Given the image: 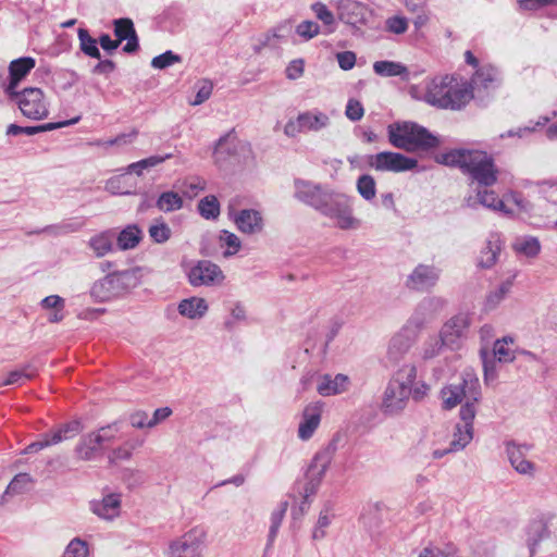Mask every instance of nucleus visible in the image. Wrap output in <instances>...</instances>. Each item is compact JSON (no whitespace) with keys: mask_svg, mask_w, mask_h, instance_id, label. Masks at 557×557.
Wrapping results in <instances>:
<instances>
[{"mask_svg":"<svg viewBox=\"0 0 557 557\" xmlns=\"http://www.w3.org/2000/svg\"><path fill=\"white\" fill-rule=\"evenodd\" d=\"M295 198L314 208L323 215L336 221L342 230L357 228L360 225L354 218L349 197L336 193L323 185L296 178L294 181Z\"/></svg>","mask_w":557,"mask_h":557,"instance_id":"f257e3e1","label":"nucleus"},{"mask_svg":"<svg viewBox=\"0 0 557 557\" xmlns=\"http://www.w3.org/2000/svg\"><path fill=\"white\" fill-rule=\"evenodd\" d=\"M445 306V300L440 297L424 298L416 308L412 315L403 327L389 339L386 350V360L389 363H398L416 344L420 332L425 324Z\"/></svg>","mask_w":557,"mask_h":557,"instance_id":"f03ea898","label":"nucleus"},{"mask_svg":"<svg viewBox=\"0 0 557 557\" xmlns=\"http://www.w3.org/2000/svg\"><path fill=\"white\" fill-rule=\"evenodd\" d=\"M441 163L459 166L473 181L483 186H492L497 181V169L493 158L482 150L457 149L441 156Z\"/></svg>","mask_w":557,"mask_h":557,"instance_id":"7ed1b4c3","label":"nucleus"},{"mask_svg":"<svg viewBox=\"0 0 557 557\" xmlns=\"http://www.w3.org/2000/svg\"><path fill=\"white\" fill-rule=\"evenodd\" d=\"M389 143L407 152L430 151L440 146V139L425 127L413 122H395L387 127Z\"/></svg>","mask_w":557,"mask_h":557,"instance_id":"20e7f679","label":"nucleus"},{"mask_svg":"<svg viewBox=\"0 0 557 557\" xmlns=\"http://www.w3.org/2000/svg\"><path fill=\"white\" fill-rule=\"evenodd\" d=\"M476 416V410H473L471 405H461L459 411L460 422L456 424L453 433V440L448 446L441 447L438 443L433 441L422 444L425 457L432 459H441L447 454L460 451L466 448L473 438L474 428L473 421Z\"/></svg>","mask_w":557,"mask_h":557,"instance_id":"39448f33","label":"nucleus"},{"mask_svg":"<svg viewBox=\"0 0 557 557\" xmlns=\"http://www.w3.org/2000/svg\"><path fill=\"white\" fill-rule=\"evenodd\" d=\"M139 283L138 269L116 271L96 281L91 286L90 295L95 300L106 302L128 294Z\"/></svg>","mask_w":557,"mask_h":557,"instance_id":"423d86ee","label":"nucleus"},{"mask_svg":"<svg viewBox=\"0 0 557 557\" xmlns=\"http://www.w3.org/2000/svg\"><path fill=\"white\" fill-rule=\"evenodd\" d=\"M442 406L450 410L461 404L471 405L476 410V405L482 398L481 384L476 374L472 370H465L461 377L456 383L444 386L440 393Z\"/></svg>","mask_w":557,"mask_h":557,"instance_id":"0eeeda50","label":"nucleus"},{"mask_svg":"<svg viewBox=\"0 0 557 557\" xmlns=\"http://www.w3.org/2000/svg\"><path fill=\"white\" fill-rule=\"evenodd\" d=\"M207 532L202 527L196 525L172 540L169 544L168 557H203Z\"/></svg>","mask_w":557,"mask_h":557,"instance_id":"6e6552de","label":"nucleus"},{"mask_svg":"<svg viewBox=\"0 0 557 557\" xmlns=\"http://www.w3.org/2000/svg\"><path fill=\"white\" fill-rule=\"evenodd\" d=\"M9 100L15 102L22 114L30 120H42L48 116V102L40 88L27 87L22 91L14 90L13 94H5Z\"/></svg>","mask_w":557,"mask_h":557,"instance_id":"1a4fd4ad","label":"nucleus"},{"mask_svg":"<svg viewBox=\"0 0 557 557\" xmlns=\"http://www.w3.org/2000/svg\"><path fill=\"white\" fill-rule=\"evenodd\" d=\"M418 161L398 152L383 151L370 156L369 165L382 172H405L417 166Z\"/></svg>","mask_w":557,"mask_h":557,"instance_id":"9d476101","label":"nucleus"},{"mask_svg":"<svg viewBox=\"0 0 557 557\" xmlns=\"http://www.w3.org/2000/svg\"><path fill=\"white\" fill-rule=\"evenodd\" d=\"M228 218L236 228L245 235H258L264 230V219L257 209H235L228 207Z\"/></svg>","mask_w":557,"mask_h":557,"instance_id":"9b49d317","label":"nucleus"},{"mask_svg":"<svg viewBox=\"0 0 557 557\" xmlns=\"http://www.w3.org/2000/svg\"><path fill=\"white\" fill-rule=\"evenodd\" d=\"M329 462L327 454H317L306 473V481L297 484L298 493L302 496L304 504L318 491Z\"/></svg>","mask_w":557,"mask_h":557,"instance_id":"f8f14e48","label":"nucleus"},{"mask_svg":"<svg viewBox=\"0 0 557 557\" xmlns=\"http://www.w3.org/2000/svg\"><path fill=\"white\" fill-rule=\"evenodd\" d=\"M441 270L433 264H418L406 280V286L416 292H429L438 282Z\"/></svg>","mask_w":557,"mask_h":557,"instance_id":"ddd939ff","label":"nucleus"},{"mask_svg":"<svg viewBox=\"0 0 557 557\" xmlns=\"http://www.w3.org/2000/svg\"><path fill=\"white\" fill-rule=\"evenodd\" d=\"M82 424L79 421H72L63 424L59 429L54 430L50 434H45L41 440L29 444L25 448V454L37 453L51 445H57L65 440L76 436L82 431Z\"/></svg>","mask_w":557,"mask_h":557,"instance_id":"4468645a","label":"nucleus"},{"mask_svg":"<svg viewBox=\"0 0 557 557\" xmlns=\"http://www.w3.org/2000/svg\"><path fill=\"white\" fill-rule=\"evenodd\" d=\"M471 324V317L469 313H458L449 319L442 327L441 334L447 347L454 349L458 341L466 336V333Z\"/></svg>","mask_w":557,"mask_h":557,"instance_id":"2eb2a0df","label":"nucleus"},{"mask_svg":"<svg viewBox=\"0 0 557 557\" xmlns=\"http://www.w3.org/2000/svg\"><path fill=\"white\" fill-rule=\"evenodd\" d=\"M188 278L193 286H201L221 283L224 275L216 264L203 260L199 261L197 265L190 269Z\"/></svg>","mask_w":557,"mask_h":557,"instance_id":"dca6fc26","label":"nucleus"},{"mask_svg":"<svg viewBox=\"0 0 557 557\" xmlns=\"http://www.w3.org/2000/svg\"><path fill=\"white\" fill-rule=\"evenodd\" d=\"M411 394L388 381L383 394L382 410L387 414H397L401 412L410 398Z\"/></svg>","mask_w":557,"mask_h":557,"instance_id":"f3484780","label":"nucleus"},{"mask_svg":"<svg viewBox=\"0 0 557 557\" xmlns=\"http://www.w3.org/2000/svg\"><path fill=\"white\" fill-rule=\"evenodd\" d=\"M323 404L320 401L307 405L302 411V418L298 426V437L307 441L312 437L321 422Z\"/></svg>","mask_w":557,"mask_h":557,"instance_id":"a211bd4d","label":"nucleus"},{"mask_svg":"<svg viewBox=\"0 0 557 557\" xmlns=\"http://www.w3.org/2000/svg\"><path fill=\"white\" fill-rule=\"evenodd\" d=\"M369 11L366 5L352 0H341L337 4L338 18L357 27L367 23Z\"/></svg>","mask_w":557,"mask_h":557,"instance_id":"6ab92c4d","label":"nucleus"},{"mask_svg":"<svg viewBox=\"0 0 557 557\" xmlns=\"http://www.w3.org/2000/svg\"><path fill=\"white\" fill-rule=\"evenodd\" d=\"M453 83V77L443 76L434 77L426 84L425 101L432 106L443 109L448 106L447 95L449 94V86Z\"/></svg>","mask_w":557,"mask_h":557,"instance_id":"aec40b11","label":"nucleus"},{"mask_svg":"<svg viewBox=\"0 0 557 557\" xmlns=\"http://www.w3.org/2000/svg\"><path fill=\"white\" fill-rule=\"evenodd\" d=\"M100 437L96 436V432H89L83 435L74 448V454L78 460L91 461L102 453Z\"/></svg>","mask_w":557,"mask_h":557,"instance_id":"412c9836","label":"nucleus"},{"mask_svg":"<svg viewBox=\"0 0 557 557\" xmlns=\"http://www.w3.org/2000/svg\"><path fill=\"white\" fill-rule=\"evenodd\" d=\"M36 61L32 57H23L11 61L9 65L10 82L4 87L5 94H13L18 83L35 67Z\"/></svg>","mask_w":557,"mask_h":557,"instance_id":"4be33fe9","label":"nucleus"},{"mask_svg":"<svg viewBox=\"0 0 557 557\" xmlns=\"http://www.w3.org/2000/svg\"><path fill=\"white\" fill-rule=\"evenodd\" d=\"M114 35L116 36V40H120V44L123 40H127L126 45L123 47V50L127 53H133L138 50V37L136 30L134 28V23L131 18H117L114 20Z\"/></svg>","mask_w":557,"mask_h":557,"instance_id":"5701e85b","label":"nucleus"},{"mask_svg":"<svg viewBox=\"0 0 557 557\" xmlns=\"http://www.w3.org/2000/svg\"><path fill=\"white\" fill-rule=\"evenodd\" d=\"M525 449L527 447L515 443L506 444V453L513 469L520 474L533 475L535 465L525 458Z\"/></svg>","mask_w":557,"mask_h":557,"instance_id":"b1692460","label":"nucleus"},{"mask_svg":"<svg viewBox=\"0 0 557 557\" xmlns=\"http://www.w3.org/2000/svg\"><path fill=\"white\" fill-rule=\"evenodd\" d=\"M90 509L99 518L112 520L120 515L121 496L119 494H108L101 500H92Z\"/></svg>","mask_w":557,"mask_h":557,"instance_id":"393cba45","label":"nucleus"},{"mask_svg":"<svg viewBox=\"0 0 557 557\" xmlns=\"http://www.w3.org/2000/svg\"><path fill=\"white\" fill-rule=\"evenodd\" d=\"M350 380L346 374L338 373L335 376L324 374L317 386V391L322 396H334L348 391Z\"/></svg>","mask_w":557,"mask_h":557,"instance_id":"a878e982","label":"nucleus"},{"mask_svg":"<svg viewBox=\"0 0 557 557\" xmlns=\"http://www.w3.org/2000/svg\"><path fill=\"white\" fill-rule=\"evenodd\" d=\"M79 120H81V116H76L69 121H62V122H57V123H46V124H41V125H37V126H20L16 124H10L7 127V135L17 136V135L24 134L27 136H33V135H36L39 133L50 132V131H53L57 128L76 124Z\"/></svg>","mask_w":557,"mask_h":557,"instance_id":"bb28decb","label":"nucleus"},{"mask_svg":"<svg viewBox=\"0 0 557 557\" xmlns=\"http://www.w3.org/2000/svg\"><path fill=\"white\" fill-rule=\"evenodd\" d=\"M446 98L449 102L448 106H444L443 109L460 110L470 102L473 98V92L470 86L466 84H458L453 78V83L449 86V94Z\"/></svg>","mask_w":557,"mask_h":557,"instance_id":"cd10ccee","label":"nucleus"},{"mask_svg":"<svg viewBox=\"0 0 557 557\" xmlns=\"http://www.w3.org/2000/svg\"><path fill=\"white\" fill-rule=\"evenodd\" d=\"M114 231L107 230L91 236L88 240V247L96 258H102L114 250Z\"/></svg>","mask_w":557,"mask_h":557,"instance_id":"c85d7f7f","label":"nucleus"},{"mask_svg":"<svg viewBox=\"0 0 557 557\" xmlns=\"http://www.w3.org/2000/svg\"><path fill=\"white\" fill-rule=\"evenodd\" d=\"M304 132H320L330 125V117L326 113L313 109L299 113Z\"/></svg>","mask_w":557,"mask_h":557,"instance_id":"c756f323","label":"nucleus"},{"mask_svg":"<svg viewBox=\"0 0 557 557\" xmlns=\"http://www.w3.org/2000/svg\"><path fill=\"white\" fill-rule=\"evenodd\" d=\"M500 251V240L497 234H492L486 240L485 247L481 250L478 259V267L482 269L492 268L496 261L497 256Z\"/></svg>","mask_w":557,"mask_h":557,"instance_id":"7c9ffc66","label":"nucleus"},{"mask_svg":"<svg viewBox=\"0 0 557 557\" xmlns=\"http://www.w3.org/2000/svg\"><path fill=\"white\" fill-rule=\"evenodd\" d=\"M141 238L143 232L136 224L127 225L115 236L117 248L121 250L134 249Z\"/></svg>","mask_w":557,"mask_h":557,"instance_id":"2f4dec72","label":"nucleus"},{"mask_svg":"<svg viewBox=\"0 0 557 557\" xmlns=\"http://www.w3.org/2000/svg\"><path fill=\"white\" fill-rule=\"evenodd\" d=\"M416 380L417 367L412 363H405L394 372L389 381L395 385H400L411 394Z\"/></svg>","mask_w":557,"mask_h":557,"instance_id":"473e14b6","label":"nucleus"},{"mask_svg":"<svg viewBox=\"0 0 557 557\" xmlns=\"http://www.w3.org/2000/svg\"><path fill=\"white\" fill-rule=\"evenodd\" d=\"M208 306L205 299L191 297L178 304V312L188 319H199L205 315Z\"/></svg>","mask_w":557,"mask_h":557,"instance_id":"72a5a7b5","label":"nucleus"},{"mask_svg":"<svg viewBox=\"0 0 557 557\" xmlns=\"http://www.w3.org/2000/svg\"><path fill=\"white\" fill-rule=\"evenodd\" d=\"M512 248L520 256H524L527 258H534L541 251V244L536 237L524 235L519 236L515 239Z\"/></svg>","mask_w":557,"mask_h":557,"instance_id":"f704fd0d","label":"nucleus"},{"mask_svg":"<svg viewBox=\"0 0 557 557\" xmlns=\"http://www.w3.org/2000/svg\"><path fill=\"white\" fill-rule=\"evenodd\" d=\"M476 197L478 201L488 209L500 211L505 215L513 214V210L508 208L507 203L499 199L497 195L492 190H478Z\"/></svg>","mask_w":557,"mask_h":557,"instance_id":"c9c22d12","label":"nucleus"},{"mask_svg":"<svg viewBox=\"0 0 557 557\" xmlns=\"http://www.w3.org/2000/svg\"><path fill=\"white\" fill-rule=\"evenodd\" d=\"M184 200L178 193L173 190L164 191L160 194L156 201V207L164 212H173L183 208Z\"/></svg>","mask_w":557,"mask_h":557,"instance_id":"e433bc0d","label":"nucleus"},{"mask_svg":"<svg viewBox=\"0 0 557 557\" xmlns=\"http://www.w3.org/2000/svg\"><path fill=\"white\" fill-rule=\"evenodd\" d=\"M36 375V368L28 363L22 368L11 371L0 386L22 385Z\"/></svg>","mask_w":557,"mask_h":557,"instance_id":"4c0bfd02","label":"nucleus"},{"mask_svg":"<svg viewBox=\"0 0 557 557\" xmlns=\"http://www.w3.org/2000/svg\"><path fill=\"white\" fill-rule=\"evenodd\" d=\"M548 536L547 524L543 519L533 520L528 528V544L531 555L540 541Z\"/></svg>","mask_w":557,"mask_h":557,"instance_id":"58836bf2","label":"nucleus"},{"mask_svg":"<svg viewBox=\"0 0 557 557\" xmlns=\"http://www.w3.org/2000/svg\"><path fill=\"white\" fill-rule=\"evenodd\" d=\"M373 71L376 75L383 77L404 76L408 74L405 65L394 61H376L373 64Z\"/></svg>","mask_w":557,"mask_h":557,"instance_id":"ea45409f","label":"nucleus"},{"mask_svg":"<svg viewBox=\"0 0 557 557\" xmlns=\"http://www.w3.org/2000/svg\"><path fill=\"white\" fill-rule=\"evenodd\" d=\"M498 81L499 72L492 65L480 67L472 78L473 84L482 88H488Z\"/></svg>","mask_w":557,"mask_h":557,"instance_id":"a19ab883","label":"nucleus"},{"mask_svg":"<svg viewBox=\"0 0 557 557\" xmlns=\"http://www.w3.org/2000/svg\"><path fill=\"white\" fill-rule=\"evenodd\" d=\"M333 518L332 506L326 504L320 511L317 524L312 531V539L314 541H320L325 537V529L331 524Z\"/></svg>","mask_w":557,"mask_h":557,"instance_id":"79ce46f5","label":"nucleus"},{"mask_svg":"<svg viewBox=\"0 0 557 557\" xmlns=\"http://www.w3.org/2000/svg\"><path fill=\"white\" fill-rule=\"evenodd\" d=\"M513 338L505 336L502 339H497L494 344L493 358H497L499 362H511L515 360V351L508 347V344H512Z\"/></svg>","mask_w":557,"mask_h":557,"instance_id":"37998d69","label":"nucleus"},{"mask_svg":"<svg viewBox=\"0 0 557 557\" xmlns=\"http://www.w3.org/2000/svg\"><path fill=\"white\" fill-rule=\"evenodd\" d=\"M511 287L510 282H504L498 285L496 288L491 290L485 299L484 309L486 311L494 310L498 307V305L506 298Z\"/></svg>","mask_w":557,"mask_h":557,"instance_id":"c03bdc74","label":"nucleus"},{"mask_svg":"<svg viewBox=\"0 0 557 557\" xmlns=\"http://www.w3.org/2000/svg\"><path fill=\"white\" fill-rule=\"evenodd\" d=\"M77 34L81 50L90 58L100 59L101 54L97 47V40L89 35L88 30L79 28Z\"/></svg>","mask_w":557,"mask_h":557,"instance_id":"a18cd8bd","label":"nucleus"},{"mask_svg":"<svg viewBox=\"0 0 557 557\" xmlns=\"http://www.w3.org/2000/svg\"><path fill=\"white\" fill-rule=\"evenodd\" d=\"M357 190L367 200H372L376 195V183L369 174H363L357 180Z\"/></svg>","mask_w":557,"mask_h":557,"instance_id":"49530a36","label":"nucleus"},{"mask_svg":"<svg viewBox=\"0 0 557 557\" xmlns=\"http://www.w3.org/2000/svg\"><path fill=\"white\" fill-rule=\"evenodd\" d=\"M198 210L205 219H216L220 214V203L215 196H206L199 201Z\"/></svg>","mask_w":557,"mask_h":557,"instance_id":"de8ad7c7","label":"nucleus"},{"mask_svg":"<svg viewBox=\"0 0 557 557\" xmlns=\"http://www.w3.org/2000/svg\"><path fill=\"white\" fill-rule=\"evenodd\" d=\"M219 242L221 246H226L227 250L224 251V257H230L235 255L242 247V242L239 237L226 230L220 232Z\"/></svg>","mask_w":557,"mask_h":557,"instance_id":"09e8293b","label":"nucleus"},{"mask_svg":"<svg viewBox=\"0 0 557 557\" xmlns=\"http://www.w3.org/2000/svg\"><path fill=\"white\" fill-rule=\"evenodd\" d=\"M443 346H447V344L443 341V336L441 333L440 336L430 337L423 344L421 354L422 358L424 360H429L436 357L440 354Z\"/></svg>","mask_w":557,"mask_h":557,"instance_id":"8fccbe9b","label":"nucleus"},{"mask_svg":"<svg viewBox=\"0 0 557 557\" xmlns=\"http://www.w3.org/2000/svg\"><path fill=\"white\" fill-rule=\"evenodd\" d=\"M317 18H319L326 27V33H332L335 29V17L334 14L327 9V7L321 2H317L311 7Z\"/></svg>","mask_w":557,"mask_h":557,"instance_id":"3c124183","label":"nucleus"},{"mask_svg":"<svg viewBox=\"0 0 557 557\" xmlns=\"http://www.w3.org/2000/svg\"><path fill=\"white\" fill-rule=\"evenodd\" d=\"M137 136V132H132L129 134H120L115 138L102 140L98 139L95 141H89V146H97V147H103V148H110L112 146H121L126 145L133 141V139Z\"/></svg>","mask_w":557,"mask_h":557,"instance_id":"603ef678","label":"nucleus"},{"mask_svg":"<svg viewBox=\"0 0 557 557\" xmlns=\"http://www.w3.org/2000/svg\"><path fill=\"white\" fill-rule=\"evenodd\" d=\"M148 232L151 239L158 244H163L168 242L171 237V228L163 221L150 225Z\"/></svg>","mask_w":557,"mask_h":557,"instance_id":"864d4df0","label":"nucleus"},{"mask_svg":"<svg viewBox=\"0 0 557 557\" xmlns=\"http://www.w3.org/2000/svg\"><path fill=\"white\" fill-rule=\"evenodd\" d=\"M231 134L221 137L214 148L213 157L216 163L221 164L226 160V157L231 153L234 145L231 144Z\"/></svg>","mask_w":557,"mask_h":557,"instance_id":"5fc2aeb1","label":"nucleus"},{"mask_svg":"<svg viewBox=\"0 0 557 557\" xmlns=\"http://www.w3.org/2000/svg\"><path fill=\"white\" fill-rule=\"evenodd\" d=\"M32 478L27 473H20L15 475L14 479L8 485L4 496L22 493L23 491L26 490Z\"/></svg>","mask_w":557,"mask_h":557,"instance_id":"6e6d98bb","label":"nucleus"},{"mask_svg":"<svg viewBox=\"0 0 557 557\" xmlns=\"http://www.w3.org/2000/svg\"><path fill=\"white\" fill-rule=\"evenodd\" d=\"M87 543L78 537L73 539L65 548L63 557H87Z\"/></svg>","mask_w":557,"mask_h":557,"instance_id":"4d7b16f0","label":"nucleus"},{"mask_svg":"<svg viewBox=\"0 0 557 557\" xmlns=\"http://www.w3.org/2000/svg\"><path fill=\"white\" fill-rule=\"evenodd\" d=\"M481 358L483 362L484 381L487 384L494 381L497 376L496 362L495 359L485 350H481Z\"/></svg>","mask_w":557,"mask_h":557,"instance_id":"13d9d810","label":"nucleus"},{"mask_svg":"<svg viewBox=\"0 0 557 557\" xmlns=\"http://www.w3.org/2000/svg\"><path fill=\"white\" fill-rule=\"evenodd\" d=\"M76 231L75 227L72 226V224L63 223V224H54V225H48L44 228H39L33 232H29L28 234H48L51 236H60L64 235L71 232Z\"/></svg>","mask_w":557,"mask_h":557,"instance_id":"bf43d9fd","label":"nucleus"},{"mask_svg":"<svg viewBox=\"0 0 557 557\" xmlns=\"http://www.w3.org/2000/svg\"><path fill=\"white\" fill-rule=\"evenodd\" d=\"M180 55L173 53L172 51H165L164 53L157 55L151 61V66L154 69H165L168 66L173 65L176 62H180Z\"/></svg>","mask_w":557,"mask_h":557,"instance_id":"052dcab7","label":"nucleus"},{"mask_svg":"<svg viewBox=\"0 0 557 557\" xmlns=\"http://www.w3.org/2000/svg\"><path fill=\"white\" fill-rule=\"evenodd\" d=\"M386 29L389 33L401 35L408 29V20L405 16L395 15L386 20Z\"/></svg>","mask_w":557,"mask_h":557,"instance_id":"680f3d73","label":"nucleus"},{"mask_svg":"<svg viewBox=\"0 0 557 557\" xmlns=\"http://www.w3.org/2000/svg\"><path fill=\"white\" fill-rule=\"evenodd\" d=\"M296 33L305 40H309L320 33V26L313 21H304L297 25Z\"/></svg>","mask_w":557,"mask_h":557,"instance_id":"e2e57ef3","label":"nucleus"},{"mask_svg":"<svg viewBox=\"0 0 557 557\" xmlns=\"http://www.w3.org/2000/svg\"><path fill=\"white\" fill-rule=\"evenodd\" d=\"M345 114L350 121L356 122L362 119L364 109L360 101L350 99L347 102Z\"/></svg>","mask_w":557,"mask_h":557,"instance_id":"0e129e2a","label":"nucleus"},{"mask_svg":"<svg viewBox=\"0 0 557 557\" xmlns=\"http://www.w3.org/2000/svg\"><path fill=\"white\" fill-rule=\"evenodd\" d=\"M129 423L133 428H136V429H144V428L151 429L148 413L143 410L133 412L129 416Z\"/></svg>","mask_w":557,"mask_h":557,"instance_id":"69168bd1","label":"nucleus"},{"mask_svg":"<svg viewBox=\"0 0 557 557\" xmlns=\"http://www.w3.org/2000/svg\"><path fill=\"white\" fill-rule=\"evenodd\" d=\"M338 65L342 70H351L356 64V54L352 51L339 52L336 55Z\"/></svg>","mask_w":557,"mask_h":557,"instance_id":"338daca9","label":"nucleus"},{"mask_svg":"<svg viewBox=\"0 0 557 557\" xmlns=\"http://www.w3.org/2000/svg\"><path fill=\"white\" fill-rule=\"evenodd\" d=\"M40 305L44 309L63 310L65 301L62 297L58 295H50L45 297L41 300Z\"/></svg>","mask_w":557,"mask_h":557,"instance_id":"774afa93","label":"nucleus"}]
</instances>
